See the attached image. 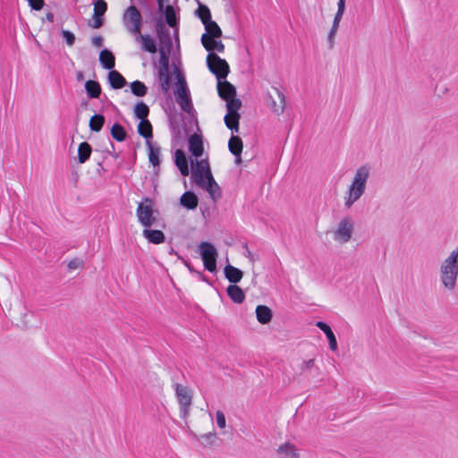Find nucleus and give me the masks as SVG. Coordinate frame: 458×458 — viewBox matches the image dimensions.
<instances>
[{
    "label": "nucleus",
    "instance_id": "a19ab883",
    "mask_svg": "<svg viewBox=\"0 0 458 458\" xmlns=\"http://www.w3.org/2000/svg\"><path fill=\"white\" fill-rule=\"evenodd\" d=\"M224 120L228 129L236 132L239 131L240 114H225Z\"/></svg>",
    "mask_w": 458,
    "mask_h": 458
},
{
    "label": "nucleus",
    "instance_id": "a18cd8bd",
    "mask_svg": "<svg viewBox=\"0 0 458 458\" xmlns=\"http://www.w3.org/2000/svg\"><path fill=\"white\" fill-rule=\"evenodd\" d=\"M165 19H166V23L170 27L176 26L175 13H174L173 6H171V5H167L165 7Z\"/></svg>",
    "mask_w": 458,
    "mask_h": 458
},
{
    "label": "nucleus",
    "instance_id": "f704fd0d",
    "mask_svg": "<svg viewBox=\"0 0 458 458\" xmlns=\"http://www.w3.org/2000/svg\"><path fill=\"white\" fill-rule=\"evenodd\" d=\"M207 32L205 34L210 35L211 38H220L222 36V30L217 23L210 18L204 23Z\"/></svg>",
    "mask_w": 458,
    "mask_h": 458
},
{
    "label": "nucleus",
    "instance_id": "c9c22d12",
    "mask_svg": "<svg viewBox=\"0 0 458 458\" xmlns=\"http://www.w3.org/2000/svg\"><path fill=\"white\" fill-rule=\"evenodd\" d=\"M138 133L146 140H149L153 137L152 125L149 121L140 122L138 124Z\"/></svg>",
    "mask_w": 458,
    "mask_h": 458
},
{
    "label": "nucleus",
    "instance_id": "e2e57ef3",
    "mask_svg": "<svg viewBox=\"0 0 458 458\" xmlns=\"http://www.w3.org/2000/svg\"><path fill=\"white\" fill-rule=\"evenodd\" d=\"M236 157L235 162H236L237 164H240V163L242 162L241 156H239V157Z\"/></svg>",
    "mask_w": 458,
    "mask_h": 458
},
{
    "label": "nucleus",
    "instance_id": "c756f323",
    "mask_svg": "<svg viewBox=\"0 0 458 458\" xmlns=\"http://www.w3.org/2000/svg\"><path fill=\"white\" fill-rule=\"evenodd\" d=\"M158 81L162 92L167 94L170 90L169 69H158Z\"/></svg>",
    "mask_w": 458,
    "mask_h": 458
},
{
    "label": "nucleus",
    "instance_id": "a211bd4d",
    "mask_svg": "<svg viewBox=\"0 0 458 458\" xmlns=\"http://www.w3.org/2000/svg\"><path fill=\"white\" fill-rule=\"evenodd\" d=\"M136 40L140 43L141 49L145 52L155 54L157 51V43L149 35H142L140 32L137 33Z\"/></svg>",
    "mask_w": 458,
    "mask_h": 458
},
{
    "label": "nucleus",
    "instance_id": "603ef678",
    "mask_svg": "<svg viewBox=\"0 0 458 458\" xmlns=\"http://www.w3.org/2000/svg\"><path fill=\"white\" fill-rule=\"evenodd\" d=\"M104 38L102 36H95L91 38V43L96 47H101L103 46Z\"/></svg>",
    "mask_w": 458,
    "mask_h": 458
},
{
    "label": "nucleus",
    "instance_id": "473e14b6",
    "mask_svg": "<svg viewBox=\"0 0 458 458\" xmlns=\"http://www.w3.org/2000/svg\"><path fill=\"white\" fill-rule=\"evenodd\" d=\"M228 148L230 152L235 156L239 157L242 154L243 144L242 140L239 136H232L228 142Z\"/></svg>",
    "mask_w": 458,
    "mask_h": 458
},
{
    "label": "nucleus",
    "instance_id": "c85d7f7f",
    "mask_svg": "<svg viewBox=\"0 0 458 458\" xmlns=\"http://www.w3.org/2000/svg\"><path fill=\"white\" fill-rule=\"evenodd\" d=\"M301 374L309 375L314 372V376L320 374L319 368L315 363V359L303 360L300 366Z\"/></svg>",
    "mask_w": 458,
    "mask_h": 458
},
{
    "label": "nucleus",
    "instance_id": "f257e3e1",
    "mask_svg": "<svg viewBox=\"0 0 458 458\" xmlns=\"http://www.w3.org/2000/svg\"><path fill=\"white\" fill-rule=\"evenodd\" d=\"M369 164L360 165L355 172L352 182L344 197V207L350 208L365 193L367 181L370 175Z\"/></svg>",
    "mask_w": 458,
    "mask_h": 458
},
{
    "label": "nucleus",
    "instance_id": "8fccbe9b",
    "mask_svg": "<svg viewBox=\"0 0 458 458\" xmlns=\"http://www.w3.org/2000/svg\"><path fill=\"white\" fill-rule=\"evenodd\" d=\"M30 6L36 11L42 9L44 5V0H28Z\"/></svg>",
    "mask_w": 458,
    "mask_h": 458
},
{
    "label": "nucleus",
    "instance_id": "4468645a",
    "mask_svg": "<svg viewBox=\"0 0 458 458\" xmlns=\"http://www.w3.org/2000/svg\"><path fill=\"white\" fill-rule=\"evenodd\" d=\"M107 10V4L104 0H97L94 4L93 20L94 23L89 24L94 29H98L103 25L102 16Z\"/></svg>",
    "mask_w": 458,
    "mask_h": 458
},
{
    "label": "nucleus",
    "instance_id": "13d9d810",
    "mask_svg": "<svg viewBox=\"0 0 458 458\" xmlns=\"http://www.w3.org/2000/svg\"><path fill=\"white\" fill-rule=\"evenodd\" d=\"M187 267H188V268H189V270H190L191 272H194V273H196L201 280H203V281H208V280H207V278H206V276H205L201 272L195 271V270H194L193 268H191L189 265H187Z\"/></svg>",
    "mask_w": 458,
    "mask_h": 458
},
{
    "label": "nucleus",
    "instance_id": "864d4df0",
    "mask_svg": "<svg viewBox=\"0 0 458 458\" xmlns=\"http://www.w3.org/2000/svg\"><path fill=\"white\" fill-rule=\"evenodd\" d=\"M81 264H82V262L79 259H73L69 261L68 267L70 269H75V268L79 267Z\"/></svg>",
    "mask_w": 458,
    "mask_h": 458
},
{
    "label": "nucleus",
    "instance_id": "2f4dec72",
    "mask_svg": "<svg viewBox=\"0 0 458 458\" xmlns=\"http://www.w3.org/2000/svg\"><path fill=\"white\" fill-rule=\"evenodd\" d=\"M146 144L148 148L149 162L153 165V166H158L160 164V148L157 146H153L150 140L146 141Z\"/></svg>",
    "mask_w": 458,
    "mask_h": 458
},
{
    "label": "nucleus",
    "instance_id": "f03ea898",
    "mask_svg": "<svg viewBox=\"0 0 458 458\" xmlns=\"http://www.w3.org/2000/svg\"><path fill=\"white\" fill-rule=\"evenodd\" d=\"M439 277L443 286L453 291L458 278V246L441 262Z\"/></svg>",
    "mask_w": 458,
    "mask_h": 458
},
{
    "label": "nucleus",
    "instance_id": "680f3d73",
    "mask_svg": "<svg viewBox=\"0 0 458 458\" xmlns=\"http://www.w3.org/2000/svg\"><path fill=\"white\" fill-rule=\"evenodd\" d=\"M158 4L159 10L162 11L164 8V0H157Z\"/></svg>",
    "mask_w": 458,
    "mask_h": 458
},
{
    "label": "nucleus",
    "instance_id": "0eeeda50",
    "mask_svg": "<svg viewBox=\"0 0 458 458\" xmlns=\"http://www.w3.org/2000/svg\"><path fill=\"white\" fill-rule=\"evenodd\" d=\"M136 214L139 222L145 228L151 227L156 222V217L153 216L154 210L151 199L144 198L143 201L139 203Z\"/></svg>",
    "mask_w": 458,
    "mask_h": 458
},
{
    "label": "nucleus",
    "instance_id": "39448f33",
    "mask_svg": "<svg viewBox=\"0 0 458 458\" xmlns=\"http://www.w3.org/2000/svg\"><path fill=\"white\" fill-rule=\"evenodd\" d=\"M199 247L205 269L211 273L216 272L218 253L215 246L210 242H202Z\"/></svg>",
    "mask_w": 458,
    "mask_h": 458
},
{
    "label": "nucleus",
    "instance_id": "f3484780",
    "mask_svg": "<svg viewBox=\"0 0 458 458\" xmlns=\"http://www.w3.org/2000/svg\"><path fill=\"white\" fill-rule=\"evenodd\" d=\"M189 150L193 157L196 158L202 156L204 148H203V141L202 137L199 134H192L190 136L189 140Z\"/></svg>",
    "mask_w": 458,
    "mask_h": 458
},
{
    "label": "nucleus",
    "instance_id": "6e6d98bb",
    "mask_svg": "<svg viewBox=\"0 0 458 458\" xmlns=\"http://www.w3.org/2000/svg\"><path fill=\"white\" fill-rule=\"evenodd\" d=\"M337 5V13H344L345 10V0H339Z\"/></svg>",
    "mask_w": 458,
    "mask_h": 458
},
{
    "label": "nucleus",
    "instance_id": "b1692460",
    "mask_svg": "<svg viewBox=\"0 0 458 458\" xmlns=\"http://www.w3.org/2000/svg\"><path fill=\"white\" fill-rule=\"evenodd\" d=\"M99 62L103 68L112 71L115 65V57L108 49H103L99 54Z\"/></svg>",
    "mask_w": 458,
    "mask_h": 458
},
{
    "label": "nucleus",
    "instance_id": "393cba45",
    "mask_svg": "<svg viewBox=\"0 0 458 458\" xmlns=\"http://www.w3.org/2000/svg\"><path fill=\"white\" fill-rule=\"evenodd\" d=\"M226 293H227L228 296L230 297V299L234 303L240 304V303H242L245 300L244 292L242 291V289L241 287L236 285V284H230L226 289Z\"/></svg>",
    "mask_w": 458,
    "mask_h": 458
},
{
    "label": "nucleus",
    "instance_id": "ddd939ff",
    "mask_svg": "<svg viewBox=\"0 0 458 458\" xmlns=\"http://www.w3.org/2000/svg\"><path fill=\"white\" fill-rule=\"evenodd\" d=\"M197 185L206 190L214 202H216L222 196L221 189L213 175L207 177L202 184Z\"/></svg>",
    "mask_w": 458,
    "mask_h": 458
},
{
    "label": "nucleus",
    "instance_id": "bb28decb",
    "mask_svg": "<svg viewBox=\"0 0 458 458\" xmlns=\"http://www.w3.org/2000/svg\"><path fill=\"white\" fill-rule=\"evenodd\" d=\"M108 81L110 86L114 89H119L123 88L126 85V80L124 77L117 71L112 70L108 73Z\"/></svg>",
    "mask_w": 458,
    "mask_h": 458
},
{
    "label": "nucleus",
    "instance_id": "72a5a7b5",
    "mask_svg": "<svg viewBox=\"0 0 458 458\" xmlns=\"http://www.w3.org/2000/svg\"><path fill=\"white\" fill-rule=\"evenodd\" d=\"M91 152V146L86 141L81 142L78 148V162L84 164L89 158Z\"/></svg>",
    "mask_w": 458,
    "mask_h": 458
},
{
    "label": "nucleus",
    "instance_id": "20e7f679",
    "mask_svg": "<svg viewBox=\"0 0 458 458\" xmlns=\"http://www.w3.org/2000/svg\"><path fill=\"white\" fill-rule=\"evenodd\" d=\"M207 65L217 81L226 79L230 72V67L225 59H222L216 53H208L207 56Z\"/></svg>",
    "mask_w": 458,
    "mask_h": 458
},
{
    "label": "nucleus",
    "instance_id": "9b49d317",
    "mask_svg": "<svg viewBox=\"0 0 458 458\" xmlns=\"http://www.w3.org/2000/svg\"><path fill=\"white\" fill-rule=\"evenodd\" d=\"M273 93H268L267 98V106L276 114H280L285 108V96L277 88L272 89Z\"/></svg>",
    "mask_w": 458,
    "mask_h": 458
},
{
    "label": "nucleus",
    "instance_id": "2eb2a0df",
    "mask_svg": "<svg viewBox=\"0 0 458 458\" xmlns=\"http://www.w3.org/2000/svg\"><path fill=\"white\" fill-rule=\"evenodd\" d=\"M217 91L219 97L224 100H228L236 96L235 87L225 79L217 81Z\"/></svg>",
    "mask_w": 458,
    "mask_h": 458
},
{
    "label": "nucleus",
    "instance_id": "37998d69",
    "mask_svg": "<svg viewBox=\"0 0 458 458\" xmlns=\"http://www.w3.org/2000/svg\"><path fill=\"white\" fill-rule=\"evenodd\" d=\"M158 52H159V64H160L159 69H163V70L169 69V59H170L171 51H166V49H164V47H159Z\"/></svg>",
    "mask_w": 458,
    "mask_h": 458
},
{
    "label": "nucleus",
    "instance_id": "5fc2aeb1",
    "mask_svg": "<svg viewBox=\"0 0 458 458\" xmlns=\"http://www.w3.org/2000/svg\"><path fill=\"white\" fill-rule=\"evenodd\" d=\"M343 14H344V13H337V12H336V13H335V18H334V21H333V24H332V26H333V27H336V28H338V27H339V23H340V21H341V19H342V17H343Z\"/></svg>",
    "mask_w": 458,
    "mask_h": 458
},
{
    "label": "nucleus",
    "instance_id": "052dcab7",
    "mask_svg": "<svg viewBox=\"0 0 458 458\" xmlns=\"http://www.w3.org/2000/svg\"><path fill=\"white\" fill-rule=\"evenodd\" d=\"M76 79L81 81H83L84 80V74L82 72H78L76 73Z\"/></svg>",
    "mask_w": 458,
    "mask_h": 458
},
{
    "label": "nucleus",
    "instance_id": "c03bdc74",
    "mask_svg": "<svg viewBox=\"0 0 458 458\" xmlns=\"http://www.w3.org/2000/svg\"><path fill=\"white\" fill-rule=\"evenodd\" d=\"M197 2L199 4V8L196 10L195 13L200 19L202 23H204L207 20L211 18V13L207 5L200 4L199 0Z\"/></svg>",
    "mask_w": 458,
    "mask_h": 458
},
{
    "label": "nucleus",
    "instance_id": "1a4fd4ad",
    "mask_svg": "<svg viewBox=\"0 0 458 458\" xmlns=\"http://www.w3.org/2000/svg\"><path fill=\"white\" fill-rule=\"evenodd\" d=\"M353 229L352 219L350 216L344 217L334 232V240L340 243L348 242L352 239Z\"/></svg>",
    "mask_w": 458,
    "mask_h": 458
},
{
    "label": "nucleus",
    "instance_id": "bf43d9fd",
    "mask_svg": "<svg viewBox=\"0 0 458 458\" xmlns=\"http://www.w3.org/2000/svg\"><path fill=\"white\" fill-rule=\"evenodd\" d=\"M46 19H47L48 21H50V22H54V20H55V15H54V13H50V12H49V13H47L46 14Z\"/></svg>",
    "mask_w": 458,
    "mask_h": 458
},
{
    "label": "nucleus",
    "instance_id": "ea45409f",
    "mask_svg": "<svg viewBox=\"0 0 458 458\" xmlns=\"http://www.w3.org/2000/svg\"><path fill=\"white\" fill-rule=\"evenodd\" d=\"M225 101L227 108L226 114H239L238 110L242 106V101L239 98H236L235 97L229 98Z\"/></svg>",
    "mask_w": 458,
    "mask_h": 458
},
{
    "label": "nucleus",
    "instance_id": "7c9ffc66",
    "mask_svg": "<svg viewBox=\"0 0 458 458\" xmlns=\"http://www.w3.org/2000/svg\"><path fill=\"white\" fill-rule=\"evenodd\" d=\"M85 89L88 96L91 98H98L101 94V87L97 81H87L85 83Z\"/></svg>",
    "mask_w": 458,
    "mask_h": 458
},
{
    "label": "nucleus",
    "instance_id": "7ed1b4c3",
    "mask_svg": "<svg viewBox=\"0 0 458 458\" xmlns=\"http://www.w3.org/2000/svg\"><path fill=\"white\" fill-rule=\"evenodd\" d=\"M174 72L176 75L177 82L174 90L175 99L181 109L188 114L193 110L190 91L185 78L180 69L174 66Z\"/></svg>",
    "mask_w": 458,
    "mask_h": 458
},
{
    "label": "nucleus",
    "instance_id": "4be33fe9",
    "mask_svg": "<svg viewBox=\"0 0 458 458\" xmlns=\"http://www.w3.org/2000/svg\"><path fill=\"white\" fill-rule=\"evenodd\" d=\"M149 227H146L142 234L143 236L153 244H159L165 242V236L160 230H150Z\"/></svg>",
    "mask_w": 458,
    "mask_h": 458
},
{
    "label": "nucleus",
    "instance_id": "423d86ee",
    "mask_svg": "<svg viewBox=\"0 0 458 458\" xmlns=\"http://www.w3.org/2000/svg\"><path fill=\"white\" fill-rule=\"evenodd\" d=\"M123 21L127 30L131 34H137L140 31L142 16L135 5L129 6L123 16Z\"/></svg>",
    "mask_w": 458,
    "mask_h": 458
},
{
    "label": "nucleus",
    "instance_id": "5701e85b",
    "mask_svg": "<svg viewBox=\"0 0 458 458\" xmlns=\"http://www.w3.org/2000/svg\"><path fill=\"white\" fill-rule=\"evenodd\" d=\"M316 326L325 333V335L328 340L330 349L332 351H336L337 342H336V338H335L331 327L327 323H325L323 321H318Z\"/></svg>",
    "mask_w": 458,
    "mask_h": 458
},
{
    "label": "nucleus",
    "instance_id": "dca6fc26",
    "mask_svg": "<svg viewBox=\"0 0 458 458\" xmlns=\"http://www.w3.org/2000/svg\"><path fill=\"white\" fill-rule=\"evenodd\" d=\"M216 38H211L208 34L201 36V43L207 51L213 53L214 50L222 53L225 50V45L222 41L216 40Z\"/></svg>",
    "mask_w": 458,
    "mask_h": 458
},
{
    "label": "nucleus",
    "instance_id": "aec40b11",
    "mask_svg": "<svg viewBox=\"0 0 458 458\" xmlns=\"http://www.w3.org/2000/svg\"><path fill=\"white\" fill-rule=\"evenodd\" d=\"M224 272L225 278L233 284L239 283L243 276V272L232 265H226Z\"/></svg>",
    "mask_w": 458,
    "mask_h": 458
},
{
    "label": "nucleus",
    "instance_id": "a878e982",
    "mask_svg": "<svg viewBox=\"0 0 458 458\" xmlns=\"http://www.w3.org/2000/svg\"><path fill=\"white\" fill-rule=\"evenodd\" d=\"M256 317L260 324H267L272 319L273 312L271 309L266 305H258L256 308Z\"/></svg>",
    "mask_w": 458,
    "mask_h": 458
},
{
    "label": "nucleus",
    "instance_id": "49530a36",
    "mask_svg": "<svg viewBox=\"0 0 458 458\" xmlns=\"http://www.w3.org/2000/svg\"><path fill=\"white\" fill-rule=\"evenodd\" d=\"M61 34H62L63 38L65 39L67 45L72 46L74 44L75 36L72 32L66 30H62Z\"/></svg>",
    "mask_w": 458,
    "mask_h": 458
},
{
    "label": "nucleus",
    "instance_id": "e433bc0d",
    "mask_svg": "<svg viewBox=\"0 0 458 458\" xmlns=\"http://www.w3.org/2000/svg\"><path fill=\"white\" fill-rule=\"evenodd\" d=\"M110 133L112 138L118 142L125 140L127 137V132L125 129L117 123L112 126Z\"/></svg>",
    "mask_w": 458,
    "mask_h": 458
},
{
    "label": "nucleus",
    "instance_id": "09e8293b",
    "mask_svg": "<svg viewBox=\"0 0 458 458\" xmlns=\"http://www.w3.org/2000/svg\"><path fill=\"white\" fill-rule=\"evenodd\" d=\"M216 418L217 426L220 428H225V426H226L225 417V414H224V412L222 411H217L216 412Z\"/></svg>",
    "mask_w": 458,
    "mask_h": 458
},
{
    "label": "nucleus",
    "instance_id": "6ab92c4d",
    "mask_svg": "<svg viewBox=\"0 0 458 458\" xmlns=\"http://www.w3.org/2000/svg\"><path fill=\"white\" fill-rule=\"evenodd\" d=\"M180 204L189 210H193L199 205V199L193 191H188L181 196Z\"/></svg>",
    "mask_w": 458,
    "mask_h": 458
},
{
    "label": "nucleus",
    "instance_id": "3c124183",
    "mask_svg": "<svg viewBox=\"0 0 458 458\" xmlns=\"http://www.w3.org/2000/svg\"><path fill=\"white\" fill-rule=\"evenodd\" d=\"M338 28L336 27H331V30L328 33V36H327V39H328V42H329V47L332 48L334 47V38H335V36L336 34V31H337Z\"/></svg>",
    "mask_w": 458,
    "mask_h": 458
},
{
    "label": "nucleus",
    "instance_id": "cd10ccee",
    "mask_svg": "<svg viewBox=\"0 0 458 458\" xmlns=\"http://www.w3.org/2000/svg\"><path fill=\"white\" fill-rule=\"evenodd\" d=\"M280 458H299V454L293 444L285 443L277 449Z\"/></svg>",
    "mask_w": 458,
    "mask_h": 458
},
{
    "label": "nucleus",
    "instance_id": "0e129e2a",
    "mask_svg": "<svg viewBox=\"0 0 458 458\" xmlns=\"http://www.w3.org/2000/svg\"><path fill=\"white\" fill-rule=\"evenodd\" d=\"M174 253H175V251L174 250V249H171L170 254H174Z\"/></svg>",
    "mask_w": 458,
    "mask_h": 458
},
{
    "label": "nucleus",
    "instance_id": "de8ad7c7",
    "mask_svg": "<svg viewBox=\"0 0 458 458\" xmlns=\"http://www.w3.org/2000/svg\"><path fill=\"white\" fill-rule=\"evenodd\" d=\"M201 438L204 439V445H213V443L216 439V434L215 432H209L201 436Z\"/></svg>",
    "mask_w": 458,
    "mask_h": 458
},
{
    "label": "nucleus",
    "instance_id": "f8f14e48",
    "mask_svg": "<svg viewBox=\"0 0 458 458\" xmlns=\"http://www.w3.org/2000/svg\"><path fill=\"white\" fill-rule=\"evenodd\" d=\"M212 175L208 159L196 160L195 166L192 165L191 179L196 184H202L204 180Z\"/></svg>",
    "mask_w": 458,
    "mask_h": 458
},
{
    "label": "nucleus",
    "instance_id": "9d476101",
    "mask_svg": "<svg viewBox=\"0 0 458 458\" xmlns=\"http://www.w3.org/2000/svg\"><path fill=\"white\" fill-rule=\"evenodd\" d=\"M155 30L159 41V47L166 51H172L173 43L169 29L166 27L163 18H159L155 24Z\"/></svg>",
    "mask_w": 458,
    "mask_h": 458
},
{
    "label": "nucleus",
    "instance_id": "6e6552de",
    "mask_svg": "<svg viewBox=\"0 0 458 458\" xmlns=\"http://www.w3.org/2000/svg\"><path fill=\"white\" fill-rule=\"evenodd\" d=\"M175 394L181 406V417L185 420L190 413V408L192 403V395L187 386L181 384H174Z\"/></svg>",
    "mask_w": 458,
    "mask_h": 458
},
{
    "label": "nucleus",
    "instance_id": "412c9836",
    "mask_svg": "<svg viewBox=\"0 0 458 458\" xmlns=\"http://www.w3.org/2000/svg\"><path fill=\"white\" fill-rule=\"evenodd\" d=\"M174 163L183 176L189 174L188 161L185 153L182 149H177L175 151Z\"/></svg>",
    "mask_w": 458,
    "mask_h": 458
},
{
    "label": "nucleus",
    "instance_id": "58836bf2",
    "mask_svg": "<svg viewBox=\"0 0 458 458\" xmlns=\"http://www.w3.org/2000/svg\"><path fill=\"white\" fill-rule=\"evenodd\" d=\"M105 124V116L102 114H94L89 120V126L92 131L98 132Z\"/></svg>",
    "mask_w": 458,
    "mask_h": 458
},
{
    "label": "nucleus",
    "instance_id": "4c0bfd02",
    "mask_svg": "<svg viewBox=\"0 0 458 458\" xmlns=\"http://www.w3.org/2000/svg\"><path fill=\"white\" fill-rule=\"evenodd\" d=\"M148 114H149V108L145 103L139 102L135 105L134 115L136 118L140 119V122L148 121L147 119Z\"/></svg>",
    "mask_w": 458,
    "mask_h": 458
},
{
    "label": "nucleus",
    "instance_id": "79ce46f5",
    "mask_svg": "<svg viewBox=\"0 0 458 458\" xmlns=\"http://www.w3.org/2000/svg\"><path fill=\"white\" fill-rule=\"evenodd\" d=\"M131 90L133 95L137 97H143L147 94L148 88L143 82L135 81L131 83Z\"/></svg>",
    "mask_w": 458,
    "mask_h": 458
},
{
    "label": "nucleus",
    "instance_id": "4d7b16f0",
    "mask_svg": "<svg viewBox=\"0 0 458 458\" xmlns=\"http://www.w3.org/2000/svg\"><path fill=\"white\" fill-rule=\"evenodd\" d=\"M245 248H246V252H245V254H244V255H245V257H247V258L250 259V261L251 263H254V262H255V260H256V259H255L254 255H253V254L250 252V250L248 249L247 245H245Z\"/></svg>",
    "mask_w": 458,
    "mask_h": 458
}]
</instances>
